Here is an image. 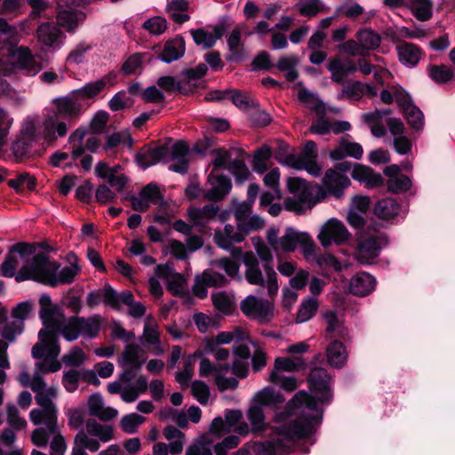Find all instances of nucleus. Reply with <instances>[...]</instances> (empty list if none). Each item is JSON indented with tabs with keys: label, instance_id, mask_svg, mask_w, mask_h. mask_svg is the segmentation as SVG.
I'll list each match as a JSON object with an SVG mask.
<instances>
[{
	"label": "nucleus",
	"instance_id": "f257e3e1",
	"mask_svg": "<svg viewBox=\"0 0 455 455\" xmlns=\"http://www.w3.org/2000/svg\"><path fill=\"white\" fill-rule=\"evenodd\" d=\"M311 395L298 392L288 404L286 411L277 413L275 422L282 424L275 427L270 441L259 447L260 455H284L295 439L310 437L320 425L323 409L332 397L331 377L323 368H315L309 376Z\"/></svg>",
	"mask_w": 455,
	"mask_h": 455
},
{
	"label": "nucleus",
	"instance_id": "f03ea898",
	"mask_svg": "<svg viewBox=\"0 0 455 455\" xmlns=\"http://www.w3.org/2000/svg\"><path fill=\"white\" fill-rule=\"evenodd\" d=\"M79 268L76 265L60 267L56 261L39 253L35 255L31 261H27L16 274L17 282L32 279L50 286H57L62 283H70L78 274Z\"/></svg>",
	"mask_w": 455,
	"mask_h": 455
},
{
	"label": "nucleus",
	"instance_id": "7ed1b4c3",
	"mask_svg": "<svg viewBox=\"0 0 455 455\" xmlns=\"http://www.w3.org/2000/svg\"><path fill=\"white\" fill-rule=\"evenodd\" d=\"M257 255L265 262L262 272L259 262L252 251H246L243 255V262L245 266L244 277L251 285L260 286L267 289L270 298L275 297L279 290L277 274L270 265L273 255L267 244L255 250Z\"/></svg>",
	"mask_w": 455,
	"mask_h": 455
},
{
	"label": "nucleus",
	"instance_id": "20e7f679",
	"mask_svg": "<svg viewBox=\"0 0 455 455\" xmlns=\"http://www.w3.org/2000/svg\"><path fill=\"white\" fill-rule=\"evenodd\" d=\"M39 304V315L46 329L61 334L68 341L76 340L80 336L78 317L66 318L60 307L52 304L47 294L40 297Z\"/></svg>",
	"mask_w": 455,
	"mask_h": 455
},
{
	"label": "nucleus",
	"instance_id": "39448f33",
	"mask_svg": "<svg viewBox=\"0 0 455 455\" xmlns=\"http://www.w3.org/2000/svg\"><path fill=\"white\" fill-rule=\"evenodd\" d=\"M287 186L291 196L284 200V207L297 214L305 213L326 196L324 188L299 178H290Z\"/></svg>",
	"mask_w": 455,
	"mask_h": 455
},
{
	"label": "nucleus",
	"instance_id": "423d86ee",
	"mask_svg": "<svg viewBox=\"0 0 455 455\" xmlns=\"http://www.w3.org/2000/svg\"><path fill=\"white\" fill-rule=\"evenodd\" d=\"M86 430L78 431L74 438L72 455H88L86 450L97 451L100 442L107 443L114 438V428L110 425H102L90 419L86 422Z\"/></svg>",
	"mask_w": 455,
	"mask_h": 455
},
{
	"label": "nucleus",
	"instance_id": "0eeeda50",
	"mask_svg": "<svg viewBox=\"0 0 455 455\" xmlns=\"http://www.w3.org/2000/svg\"><path fill=\"white\" fill-rule=\"evenodd\" d=\"M277 161L284 165L296 170H305L314 177L321 174L322 167L318 164L316 144L308 140L306 142L303 150L299 154H282L275 156Z\"/></svg>",
	"mask_w": 455,
	"mask_h": 455
},
{
	"label": "nucleus",
	"instance_id": "6e6552de",
	"mask_svg": "<svg viewBox=\"0 0 455 455\" xmlns=\"http://www.w3.org/2000/svg\"><path fill=\"white\" fill-rule=\"evenodd\" d=\"M58 389H51L46 393V395H36L35 399L36 403L40 406L39 409H33L30 413V420L34 425L44 424L43 427L46 430L55 431L59 427L57 423V408L53 403L52 399L56 398Z\"/></svg>",
	"mask_w": 455,
	"mask_h": 455
},
{
	"label": "nucleus",
	"instance_id": "1a4fd4ad",
	"mask_svg": "<svg viewBox=\"0 0 455 455\" xmlns=\"http://www.w3.org/2000/svg\"><path fill=\"white\" fill-rule=\"evenodd\" d=\"M243 314L251 320L260 323L270 322L275 315V303L270 299L248 295L240 303Z\"/></svg>",
	"mask_w": 455,
	"mask_h": 455
},
{
	"label": "nucleus",
	"instance_id": "9d476101",
	"mask_svg": "<svg viewBox=\"0 0 455 455\" xmlns=\"http://www.w3.org/2000/svg\"><path fill=\"white\" fill-rule=\"evenodd\" d=\"M40 139L44 140L42 123L36 116H27L21 125L20 138L13 144L12 150L16 156L22 157L27 154L28 148Z\"/></svg>",
	"mask_w": 455,
	"mask_h": 455
},
{
	"label": "nucleus",
	"instance_id": "9b49d317",
	"mask_svg": "<svg viewBox=\"0 0 455 455\" xmlns=\"http://www.w3.org/2000/svg\"><path fill=\"white\" fill-rule=\"evenodd\" d=\"M387 244V238L384 234L362 237L357 246L356 259L363 265L371 264Z\"/></svg>",
	"mask_w": 455,
	"mask_h": 455
},
{
	"label": "nucleus",
	"instance_id": "f8f14e48",
	"mask_svg": "<svg viewBox=\"0 0 455 455\" xmlns=\"http://www.w3.org/2000/svg\"><path fill=\"white\" fill-rule=\"evenodd\" d=\"M38 339L39 341L32 347V356L36 359L48 357L57 360L60 352L57 333L44 327L39 331Z\"/></svg>",
	"mask_w": 455,
	"mask_h": 455
},
{
	"label": "nucleus",
	"instance_id": "ddd939ff",
	"mask_svg": "<svg viewBox=\"0 0 455 455\" xmlns=\"http://www.w3.org/2000/svg\"><path fill=\"white\" fill-rule=\"evenodd\" d=\"M50 438H52L50 442L51 455H64L67 443L59 427L55 431L37 427L31 434L32 443L38 447H45Z\"/></svg>",
	"mask_w": 455,
	"mask_h": 455
},
{
	"label": "nucleus",
	"instance_id": "4468645a",
	"mask_svg": "<svg viewBox=\"0 0 455 455\" xmlns=\"http://www.w3.org/2000/svg\"><path fill=\"white\" fill-rule=\"evenodd\" d=\"M52 108H46L42 120L44 140L52 142L59 138H63L68 131V123L61 120Z\"/></svg>",
	"mask_w": 455,
	"mask_h": 455
},
{
	"label": "nucleus",
	"instance_id": "2eb2a0df",
	"mask_svg": "<svg viewBox=\"0 0 455 455\" xmlns=\"http://www.w3.org/2000/svg\"><path fill=\"white\" fill-rule=\"evenodd\" d=\"M38 43L44 48L60 50L65 40V34L53 21L42 22L36 31Z\"/></svg>",
	"mask_w": 455,
	"mask_h": 455
},
{
	"label": "nucleus",
	"instance_id": "dca6fc26",
	"mask_svg": "<svg viewBox=\"0 0 455 455\" xmlns=\"http://www.w3.org/2000/svg\"><path fill=\"white\" fill-rule=\"evenodd\" d=\"M349 238V232L344 224L336 220L331 219L325 222L318 234V239L323 246L327 247L332 243L340 244Z\"/></svg>",
	"mask_w": 455,
	"mask_h": 455
},
{
	"label": "nucleus",
	"instance_id": "f3484780",
	"mask_svg": "<svg viewBox=\"0 0 455 455\" xmlns=\"http://www.w3.org/2000/svg\"><path fill=\"white\" fill-rule=\"evenodd\" d=\"M206 186L203 191L204 197L212 202L224 199L232 188L229 178L214 174L212 172L208 176Z\"/></svg>",
	"mask_w": 455,
	"mask_h": 455
},
{
	"label": "nucleus",
	"instance_id": "a211bd4d",
	"mask_svg": "<svg viewBox=\"0 0 455 455\" xmlns=\"http://www.w3.org/2000/svg\"><path fill=\"white\" fill-rule=\"evenodd\" d=\"M155 274L166 283L167 289L172 294L182 296L185 293L186 279L174 270L172 264L167 263L156 266Z\"/></svg>",
	"mask_w": 455,
	"mask_h": 455
},
{
	"label": "nucleus",
	"instance_id": "6ab92c4d",
	"mask_svg": "<svg viewBox=\"0 0 455 455\" xmlns=\"http://www.w3.org/2000/svg\"><path fill=\"white\" fill-rule=\"evenodd\" d=\"M34 248L26 243H18L14 245L12 251L6 256L1 266V275L5 277H12L20 260L28 261V256L31 255Z\"/></svg>",
	"mask_w": 455,
	"mask_h": 455
},
{
	"label": "nucleus",
	"instance_id": "aec40b11",
	"mask_svg": "<svg viewBox=\"0 0 455 455\" xmlns=\"http://www.w3.org/2000/svg\"><path fill=\"white\" fill-rule=\"evenodd\" d=\"M52 103L54 112L68 124L80 115L82 106L74 92L68 96L53 99Z\"/></svg>",
	"mask_w": 455,
	"mask_h": 455
},
{
	"label": "nucleus",
	"instance_id": "412c9836",
	"mask_svg": "<svg viewBox=\"0 0 455 455\" xmlns=\"http://www.w3.org/2000/svg\"><path fill=\"white\" fill-rule=\"evenodd\" d=\"M323 184L329 194L339 198L344 189L349 187L350 180L347 175L340 172L328 169L323 178Z\"/></svg>",
	"mask_w": 455,
	"mask_h": 455
},
{
	"label": "nucleus",
	"instance_id": "4be33fe9",
	"mask_svg": "<svg viewBox=\"0 0 455 455\" xmlns=\"http://www.w3.org/2000/svg\"><path fill=\"white\" fill-rule=\"evenodd\" d=\"M12 60L15 66L24 70L28 76H36L42 68V66L37 62L32 54L29 48L20 46L13 51Z\"/></svg>",
	"mask_w": 455,
	"mask_h": 455
},
{
	"label": "nucleus",
	"instance_id": "5701e85b",
	"mask_svg": "<svg viewBox=\"0 0 455 455\" xmlns=\"http://www.w3.org/2000/svg\"><path fill=\"white\" fill-rule=\"evenodd\" d=\"M244 238V232L230 224H227L223 229L215 230L213 236L215 243L224 250H229L234 243H241Z\"/></svg>",
	"mask_w": 455,
	"mask_h": 455
},
{
	"label": "nucleus",
	"instance_id": "b1692460",
	"mask_svg": "<svg viewBox=\"0 0 455 455\" xmlns=\"http://www.w3.org/2000/svg\"><path fill=\"white\" fill-rule=\"evenodd\" d=\"M144 352L137 344H127L118 357L117 363L122 368L140 370L146 361Z\"/></svg>",
	"mask_w": 455,
	"mask_h": 455
},
{
	"label": "nucleus",
	"instance_id": "393cba45",
	"mask_svg": "<svg viewBox=\"0 0 455 455\" xmlns=\"http://www.w3.org/2000/svg\"><path fill=\"white\" fill-rule=\"evenodd\" d=\"M326 110L322 115H317L318 118L310 126L309 132L316 134H326L330 132L339 133L351 129V125L347 121H336L331 123L324 117Z\"/></svg>",
	"mask_w": 455,
	"mask_h": 455
},
{
	"label": "nucleus",
	"instance_id": "a878e982",
	"mask_svg": "<svg viewBox=\"0 0 455 455\" xmlns=\"http://www.w3.org/2000/svg\"><path fill=\"white\" fill-rule=\"evenodd\" d=\"M363 153V147L359 143L350 141L347 138L343 137L338 146L330 152V157L334 161L341 160L347 156L361 159Z\"/></svg>",
	"mask_w": 455,
	"mask_h": 455
},
{
	"label": "nucleus",
	"instance_id": "bb28decb",
	"mask_svg": "<svg viewBox=\"0 0 455 455\" xmlns=\"http://www.w3.org/2000/svg\"><path fill=\"white\" fill-rule=\"evenodd\" d=\"M189 153L188 146L183 141L176 142L171 149V159L173 161L169 166L172 172L184 174L188 170V155Z\"/></svg>",
	"mask_w": 455,
	"mask_h": 455
},
{
	"label": "nucleus",
	"instance_id": "cd10ccee",
	"mask_svg": "<svg viewBox=\"0 0 455 455\" xmlns=\"http://www.w3.org/2000/svg\"><path fill=\"white\" fill-rule=\"evenodd\" d=\"M88 409L91 415L104 421L110 420L118 415L115 408L105 406L102 396L98 393L92 394L88 398Z\"/></svg>",
	"mask_w": 455,
	"mask_h": 455
},
{
	"label": "nucleus",
	"instance_id": "c85d7f7f",
	"mask_svg": "<svg viewBox=\"0 0 455 455\" xmlns=\"http://www.w3.org/2000/svg\"><path fill=\"white\" fill-rule=\"evenodd\" d=\"M399 61L408 68L415 67L422 57L421 49L412 44L403 42L395 47Z\"/></svg>",
	"mask_w": 455,
	"mask_h": 455
},
{
	"label": "nucleus",
	"instance_id": "c756f323",
	"mask_svg": "<svg viewBox=\"0 0 455 455\" xmlns=\"http://www.w3.org/2000/svg\"><path fill=\"white\" fill-rule=\"evenodd\" d=\"M352 178L369 188H378L382 185L383 179L379 173H376L368 166L355 164L353 167Z\"/></svg>",
	"mask_w": 455,
	"mask_h": 455
},
{
	"label": "nucleus",
	"instance_id": "7c9ffc66",
	"mask_svg": "<svg viewBox=\"0 0 455 455\" xmlns=\"http://www.w3.org/2000/svg\"><path fill=\"white\" fill-rule=\"evenodd\" d=\"M219 210V206L212 204H206L203 208L191 207L188 210V216L194 226L203 227L216 217Z\"/></svg>",
	"mask_w": 455,
	"mask_h": 455
},
{
	"label": "nucleus",
	"instance_id": "2f4dec72",
	"mask_svg": "<svg viewBox=\"0 0 455 455\" xmlns=\"http://www.w3.org/2000/svg\"><path fill=\"white\" fill-rule=\"evenodd\" d=\"M327 68L331 73V80L339 84L342 83L348 74L357 70L356 64L352 60L343 62L339 58L331 60Z\"/></svg>",
	"mask_w": 455,
	"mask_h": 455
},
{
	"label": "nucleus",
	"instance_id": "473e14b6",
	"mask_svg": "<svg viewBox=\"0 0 455 455\" xmlns=\"http://www.w3.org/2000/svg\"><path fill=\"white\" fill-rule=\"evenodd\" d=\"M375 285V278L365 272H362L351 278L349 291L355 295L363 297L371 293Z\"/></svg>",
	"mask_w": 455,
	"mask_h": 455
},
{
	"label": "nucleus",
	"instance_id": "72a5a7b5",
	"mask_svg": "<svg viewBox=\"0 0 455 455\" xmlns=\"http://www.w3.org/2000/svg\"><path fill=\"white\" fill-rule=\"evenodd\" d=\"M167 151L165 147L143 148L136 155V162L139 166L147 169L164 160L167 156Z\"/></svg>",
	"mask_w": 455,
	"mask_h": 455
},
{
	"label": "nucleus",
	"instance_id": "f704fd0d",
	"mask_svg": "<svg viewBox=\"0 0 455 455\" xmlns=\"http://www.w3.org/2000/svg\"><path fill=\"white\" fill-rule=\"evenodd\" d=\"M144 344L149 347L156 355L164 353V347L160 341V334L156 323L152 320H147L143 331Z\"/></svg>",
	"mask_w": 455,
	"mask_h": 455
},
{
	"label": "nucleus",
	"instance_id": "c9c22d12",
	"mask_svg": "<svg viewBox=\"0 0 455 455\" xmlns=\"http://www.w3.org/2000/svg\"><path fill=\"white\" fill-rule=\"evenodd\" d=\"M400 108L403 112L408 124L415 131H421L424 127V115L413 103L411 95L408 96Z\"/></svg>",
	"mask_w": 455,
	"mask_h": 455
},
{
	"label": "nucleus",
	"instance_id": "e433bc0d",
	"mask_svg": "<svg viewBox=\"0 0 455 455\" xmlns=\"http://www.w3.org/2000/svg\"><path fill=\"white\" fill-rule=\"evenodd\" d=\"M185 52V42L182 37H175L167 41L164 46L159 59L165 63H171L180 59Z\"/></svg>",
	"mask_w": 455,
	"mask_h": 455
},
{
	"label": "nucleus",
	"instance_id": "4c0bfd02",
	"mask_svg": "<svg viewBox=\"0 0 455 455\" xmlns=\"http://www.w3.org/2000/svg\"><path fill=\"white\" fill-rule=\"evenodd\" d=\"M326 357L331 366L341 368L347 362V352L342 342L334 340L325 349Z\"/></svg>",
	"mask_w": 455,
	"mask_h": 455
},
{
	"label": "nucleus",
	"instance_id": "58836bf2",
	"mask_svg": "<svg viewBox=\"0 0 455 455\" xmlns=\"http://www.w3.org/2000/svg\"><path fill=\"white\" fill-rule=\"evenodd\" d=\"M230 55L228 60L230 61H240L243 56V44L242 43V25L236 26L227 38Z\"/></svg>",
	"mask_w": 455,
	"mask_h": 455
},
{
	"label": "nucleus",
	"instance_id": "ea45409f",
	"mask_svg": "<svg viewBox=\"0 0 455 455\" xmlns=\"http://www.w3.org/2000/svg\"><path fill=\"white\" fill-rule=\"evenodd\" d=\"M355 38L360 42L365 54H368L371 51L377 50L382 41L379 33L367 28H360L355 34Z\"/></svg>",
	"mask_w": 455,
	"mask_h": 455
},
{
	"label": "nucleus",
	"instance_id": "a19ab883",
	"mask_svg": "<svg viewBox=\"0 0 455 455\" xmlns=\"http://www.w3.org/2000/svg\"><path fill=\"white\" fill-rule=\"evenodd\" d=\"M375 214L383 220H392L402 212L401 205L394 198H385L377 203Z\"/></svg>",
	"mask_w": 455,
	"mask_h": 455
},
{
	"label": "nucleus",
	"instance_id": "79ce46f5",
	"mask_svg": "<svg viewBox=\"0 0 455 455\" xmlns=\"http://www.w3.org/2000/svg\"><path fill=\"white\" fill-rule=\"evenodd\" d=\"M303 236V232L298 231L297 229L288 227L286 228L284 234L279 238V243L275 252H292L296 250L299 245V239Z\"/></svg>",
	"mask_w": 455,
	"mask_h": 455
},
{
	"label": "nucleus",
	"instance_id": "37998d69",
	"mask_svg": "<svg viewBox=\"0 0 455 455\" xmlns=\"http://www.w3.org/2000/svg\"><path fill=\"white\" fill-rule=\"evenodd\" d=\"M406 8L419 21H427L433 15V3L431 0H407Z\"/></svg>",
	"mask_w": 455,
	"mask_h": 455
},
{
	"label": "nucleus",
	"instance_id": "c03bdc74",
	"mask_svg": "<svg viewBox=\"0 0 455 455\" xmlns=\"http://www.w3.org/2000/svg\"><path fill=\"white\" fill-rule=\"evenodd\" d=\"M410 94L398 84H390L387 89L380 92L379 97L383 103L391 104L395 100L396 104L400 108Z\"/></svg>",
	"mask_w": 455,
	"mask_h": 455
},
{
	"label": "nucleus",
	"instance_id": "a18cd8bd",
	"mask_svg": "<svg viewBox=\"0 0 455 455\" xmlns=\"http://www.w3.org/2000/svg\"><path fill=\"white\" fill-rule=\"evenodd\" d=\"M283 402V396L271 387H264L255 395V404L261 408L276 406Z\"/></svg>",
	"mask_w": 455,
	"mask_h": 455
},
{
	"label": "nucleus",
	"instance_id": "49530a36",
	"mask_svg": "<svg viewBox=\"0 0 455 455\" xmlns=\"http://www.w3.org/2000/svg\"><path fill=\"white\" fill-rule=\"evenodd\" d=\"M197 353L189 355L184 358L183 368L175 374V380L182 387H188L194 375V367L196 361Z\"/></svg>",
	"mask_w": 455,
	"mask_h": 455
},
{
	"label": "nucleus",
	"instance_id": "de8ad7c7",
	"mask_svg": "<svg viewBox=\"0 0 455 455\" xmlns=\"http://www.w3.org/2000/svg\"><path fill=\"white\" fill-rule=\"evenodd\" d=\"M188 9V0H167L166 12L170 14L171 18L177 23H184L188 21L190 17L187 13H183Z\"/></svg>",
	"mask_w": 455,
	"mask_h": 455
},
{
	"label": "nucleus",
	"instance_id": "09e8293b",
	"mask_svg": "<svg viewBox=\"0 0 455 455\" xmlns=\"http://www.w3.org/2000/svg\"><path fill=\"white\" fill-rule=\"evenodd\" d=\"M85 19L82 12L62 11L57 15V25L67 31H73Z\"/></svg>",
	"mask_w": 455,
	"mask_h": 455
},
{
	"label": "nucleus",
	"instance_id": "8fccbe9b",
	"mask_svg": "<svg viewBox=\"0 0 455 455\" xmlns=\"http://www.w3.org/2000/svg\"><path fill=\"white\" fill-rule=\"evenodd\" d=\"M306 362L300 356L277 357L272 371H297L305 369Z\"/></svg>",
	"mask_w": 455,
	"mask_h": 455
},
{
	"label": "nucleus",
	"instance_id": "3c124183",
	"mask_svg": "<svg viewBox=\"0 0 455 455\" xmlns=\"http://www.w3.org/2000/svg\"><path fill=\"white\" fill-rule=\"evenodd\" d=\"M85 135L86 132L80 128L69 135L68 142L71 148L72 157L75 160L86 155V152H88L84 143Z\"/></svg>",
	"mask_w": 455,
	"mask_h": 455
},
{
	"label": "nucleus",
	"instance_id": "603ef678",
	"mask_svg": "<svg viewBox=\"0 0 455 455\" xmlns=\"http://www.w3.org/2000/svg\"><path fill=\"white\" fill-rule=\"evenodd\" d=\"M207 69L206 64L200 63L195 68L186 69L182 72L181 79L185 81L187 93L196 87V81L206 74Z\"/></svg>",
	"mask_w": 455,
	"mask_h": 455
},
{
	"label": "nucleus",
	"instance_id": "864d4df0",
	"mask_svg": "<svg viewBox=\"0 0 455 455\" xmlns=\"http://www.w3.org/2000/svg\"><path fill=\"white\" fill-rule=\"evenodd\" d=\"M207 69L206 64L200 63L195 68L186 69L182 72L181 79L185 81L187 93L196 87V81L206 74Z\"/></svg>",
	"mask_w": 455,
	"mask_h": 455
},
{
	"label": "nucleus",
	"instance_id": "5fc2aeb1",
	"mask_svg": "<svg viewBox=\"0 0 455 455\" xmlns=\"http://www.w3.org/2000/svg\"><path fill=\"white\" fill-rule=\"evenodd\" d=\"M318 308V301L313 297L304 299L297 312L296 323H301L309 321Z\"/></svg>",
	"mask_w": 455,
	"mask_h": 455
},
{
	"label": "nucleus",
	"instance_id": "6e6d98bb",
	"mask_svg": "<svg viewBox=\"0 0 455 455\" xmlns=\"http://www.w3.org/2000/svg\"><path fill=\"white\" fill-rule=\"evenodd\" d=\"M80 335L85 338H94L100 330V318L94 315L89 318L78 317Z\"/></svg>",
	"mask_w": 455,
	"mask_h": 455
},
{
	"label": "nucleus",
	"instance_id": "4d7b16f0",
	"mask_svg": "<svg viewBox=\"0 0 455 455\" xmlns=\"http://www.w3.org/2000/svg\"><path fill=\"white\" fill-rule=\"evenodd\" d=\"M245 334L241 330H235L234 331H222L215 336L212 339H208L205 343H212L213 345L220 346L225 344H237L243 341Z\"/></svg>",
	"mask_w": 455,
	"mask_h": 455
},
{
	"label": "nucleus",
	"instance_id": "13d9d810",
	"mask_svg": "<svg viewBox=\"0 0 455 455\" xmlns=\"http://www.w3.org/2000/svg\"><path fill=\"white\" fill-rule=\"evenodd\" d=\"M108 77L102 78L94 82L84 84L82 88L74 91L76 95L79 98H92L99 94L107 85Z\"/></svg>",
	"mask_w": 455,
	"mask_h": 455
},
{
	"label": "nucleus",
	"instance_id": "bf43d9fd",
	"mask_svg": "<svg viewBox=\"0 0 455 455\" xmlns=\"http://www.w3.org/2000/svg\"><path fill=\"white\" fill-rule=\"evenodd\" d=\"M248 419L253 432L263 431L267 427L263 408L259 405H252L247 413Z\"/></svg>",
	"mask_w": 455,
	"mask_h": 455
},
{
	"label": "nucleus",
	"instance_id": "052dcab7",
	"mask_svg": "<svg viewBox=\"0 0 455 455\" xmlns=\"http://www.w3.org/2000/svg\"><path fill=\"white\" fill-rule=\"evenodd\" d=\"M297 8L303 16H315L325 12V7L321 0H299Z\"/></svg>",
	"mask_w": 455,
	"mask_h": 455
},
{
	"label": "nucleus",
	"instance_id": "680f3d73",
	"mask_svg": "<svg viewBox=\"0 0 455 455\" xmlns=\"http://www.w3.org/2000/svg\"><path fill=\"white\" fill-rule=\"evenodd\" d=\"M269 381L281 387L287 392L295 390L298 386V380L294 377L284 376L282 372L271 371L269 375Z\"/></svg>",
	"mask_w": 455,
	"mask_h": 455
},
{
	"label": "nucleus",
	"instance_id": "e2e57ef3",
	"mask_svg": "<svg viewBox=\"0 0 455 455\" xmlns=\"http://www.w3.org/2000/svg\"><path fill=\"white\" fill-rule=\"evenodd\" d=\"M299 100L313 109L316 115H322L325 110V105L320 101L313 93L307 89H300L299 92Z\"/></svg>",
	"mask_w": 455,
	"mask_h": 455
},
{
	"label": "nucleus",
	"instance_id": "0e129e2a",
	"mask_svg": "<svg viewBox=\"0 0 455 455\" xmlns=\"http://www.w3.org/2000/svg\"><path fill=\"white\" fill-rule=\"evenodd\" d=\"M6 418L7 423L17 430H20L26 427L27 421L24 418L20 416L17 406L13 403L6 404Z\"/></svg>",
	"mask_w": 455,
	"mask_h": 455
},
{
	"label": "nucleus",
	"instance_id": "69168bd1",
	"mask_svg": "<svg viewBox=\"0 0 455 455\" xmlns=\"http://www.w3.org/2000/svg\"><path fill=\"white\" fill-rule=\"evenodd\" d=\"M214 307L223 314L228 315L235 309L232 299L225 292H218L212 295Z\"/></svg>",
	"mask_w": 455,
	"mask_h": 455
},
{
	"label": "nucleus",
	"instance_id": "338daca9",
	"mask_svg": "<svg viewBox=\"0 0 455 455\" xmlns=\"http://www.w3.org/2000/svg\"><path fill=\"white\" fill-rule=\"evenodd\" d=\"M429 76L436 83L444 84L451 81L453 76V71L446 66H432L428 69Z\"/></svg>",
	"mask_w": 455,
	"mask_h": 455
},
{
	"label": "nucleus",
	"instance_id": "774afa93",
	"mask_svg": "<svg viewBox=\"0 0 455 455\" xmlns=\"http://www.w3.org/2000/svg\"><path fill=\"white\" fill-rule=\"evenodd\" d=\"M145 421V418L137 413L124 415L120 421L122 429L128 434L136 432L138 427Z\"/></svg>",
	"mask_w": 455,
	"mask_h": 455
}]
</instances>
